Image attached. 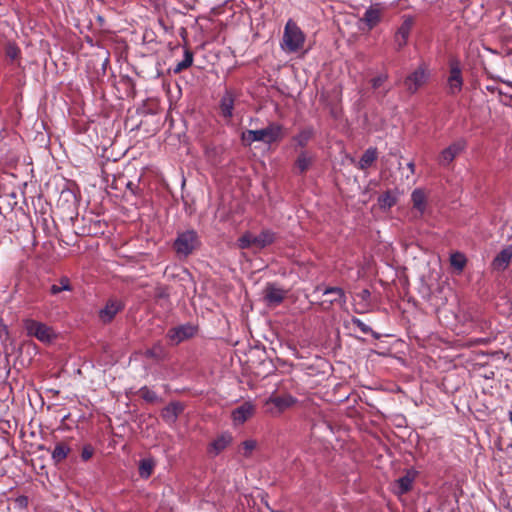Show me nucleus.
Returning a JSON list of instances; mask_svg holds the SVG:
<instances>
[{"label": "nucleus", "instance_id": "24", "mask_svg": "<svg viewBox=\"0 0 512 512\" xmlns=\"http://www.w3.org/2000/svg\"><path fill=\"white\" fill-rule=\"evenodd\" d=\"M396 202H397V196L391 191H387V192L383 193L378 198V204H379L380 208L384 209V210L390 209L392 206H394L396 204Z\"/></svg>", "mask_w": 512, "mask_h": 512}, {"label": "nucleus", "instance_id": "38", "mask_svg": "<svg viewBox=\"0 0 512 512\" xmlns=\"http://www.w3.org/2000/svg\"><path fill=\"white\" fill-rule=\"evenodd\" d=\"M353 324L356 325L364 334L371 332V328L358 318L352 320Z\"/></svg>", "mask_w": 512, "mask_h": 512}, {"label": "nucleus", "instance_id": "15", "mask_svg": "<svg viewBox=\"0 0 512 512\" xmlns=\"http://www.w3.org/2000/svg\"><path fill=\"white\" fill-rule=\"evenodd\" d=\"M382 18V8L379 5L370 6L361 18V22L367 27V30H372L378 25Z\"/></svg>", "mask_w": 512, "mask_h": 512}, {"label": "nucleus", "instance_id": "21", "mask_svg": "<svg viewBox=\"0 0 512 512\" xmlns=\"http://www.w3.org/2000/svg\"><path fill=\"white\" fill-rule=\"evenodd\" d=\"M233 108L234 96L231 92L227 91L220 101V109L222 116L226 119H230L233 116Z\"/></svg>", "mask_w": 512, "mask_h": 512}, {"label": "nucleus", "instance_id": "5", "mask_svg": "<svg viewBox=\"0 0 512 512\" xmlns=\"http://www.w3.org/2000/svg\"><path fill=\"white\" fill-rule=\"evenodd\" d=\"M24 328L28 336H33L43 343H49L56 337L51 327L33 319L24 320Z\"/></svg>", "mask_w": 512, "mask_h": 512}, {"label": "nucleus", "instance_id": "19", "mask_svg": "<svg viewBox=\"0 0 512 512\" xmlns=\"http://www.w3.org/2000/svg\"><path fill=\"white\" fill-rule=\"evenodd\" d=\"M232 442V436L229 433L221 434L209 446V452L218 455Z\"/></svg>", "mask_w": 512, "mask_h": 512}, {"label": "nucleus", "instance_id": "26", "mask_svg": "<svg viewBox=\"0 0 512 512\" xmlns=\"http://www.w3.org/2000/svg\"><path fill=\"white\" fill-rule=\"evenodd\" d=\"M376 158H377L376 149H374V148L367 149L359 161V167L361 169L368 168L376 160Z\"/></svg>", "mask_w": 512, "mask_h": 512}, {"label": "nucleus", "instance_id": "25", "mask_svg": "<svg viewBox=\"0 0 512 512\" xmlns=\"http://www.w3.org/2000/svg\"><path fill=\"white\" fill-rule=\"evenodd\" d=\"M69 452H70V448L68 447L67 444L58 443V444H56V446L52 452V459L56 463H59V462L63 461L68 456Z\"/></svg>", "mask_w": 512, "mask_h": 512}, {"label": "nucleus", "instance_id": "12", "mask_svg": "<svg viewBox=\"0 0 512 512\" xmlns=\"http://www.w3.org/2000/svg\"><path fill=\"white\" fill-rule=\"evenodd\" d=\"M448 92L452 95L459 93L462 89L463 79L458 62L450 64V74L447 80Z\"/></svg>", "mask_w": 512, "mask_h": 512}, {"label": "nucleus", "instance_id": "14", "mask_svg": "<svg viewBox=\"0 0 512 512\" xmlns=\"http://www.w3.org/2000/svg\"><path fill=\"white\" fill-rule=\"evenodd\" d=\"M254 413L255 406L251 402H244L232 411L231 417L235 425H241L251 418Z\"/></svg>", "mask_w": 512, "mask_h": 512}, {"label": "nucleus", "instance_id": "41", "mask_svg": "<svg viewBox=\"0 0 512 512\" xmlns=\"http://www.w3.org/2000/svg\"><path fill=\"white\" fill-rule=\"evenodd\" d=\"M407 167L409 168V170L411 171V173H414L415 172V164L414 162H409L407 164Z\"/></svg>", "mask_w": 512, "mask_h": 512}, {"label": "nucleus", "instance_id": "11", "mask_svg": "<svg viewBox=\"0 0 512 512\" xmlns=\"http://www.w3.org/2000/svg\"><path fill=\"white\" fill-rule=\"evenodd\" d=\"M413 24L414 20L411 16H404L403 22L394 36V41L398 49H402L406 46Z\"/></svg>", "mask_w": 512, "mask_h": 512}, {"label": "nucleus", "instance_id": "35", "mask_svg": "<svg viewBox=\"0 0 512 512\" xmlns=\"http://www.w3.org/2000/svg\"><path fill=\"white\" fill-rule=\"evenodd\" d=\"M146 356L151 358H160L163 355V347L160 343H157L153 348L146 351Z\"/></svg>", "mask_w": 512, "mask_h": 512}, {"label": "nucleus", "instance_id": "17", "mask_svg": "<svg viewBox=\"0 0 512 512\" xmlns=\"http://www.w3.org/2000/svg\"><path fill=\"white\" fill-rule=\"evenodd\" d=\"M315 160V155L309 151L303 150L297 156L294 169L296 173L303 174L312 166Z\"/></svg>", "mask_w": 512, "mask_h": 512}, {"label": "nucleus", "instance_id": "1", "mask_svg": "<svg viewBox=\"0 0 512 512\" xmlns=\"http://www.w3.org/2000/svg\"><path fill=\"white\" fill-rule=\"evenodd\" d=\"M306 36L301 28L292 19H289L284 27L283 37L280 43L285 53H297L304 49Z\"/></svg>", "mask_w": 512, "mask_h": 512}, {"label": "nucleus", "instance_id": "27", "mask_svg": "<svg viewBox=\"0 0 512 512\" xmlns=\"http://www.w3.org/2000/svg\"><path fill=\"white\" fill-rule=\"evenodd\" d=\"M72 286L67 277H62L58 284H53L50 287V293L53 295L59 294L62 291H71Z\"/></svg>", "mask_w": 512, "mask_h": 512}, {"label": "nucleus", "instance_id": "23", "mask_svg": "<svg viewBox=\"0 0 512 512\" xmlns=\"http://www.w3.org/2000/svg\"><path fill=\"white\" fill-rule=\"evenodd\" d=\"M414 477L407 473L403 477L399 478L393 486V490L398 495L407 493L412 488Z\"/></svg>", "mask_w": 512, "mask_h": 512}, {"label": "nucleus", "instance_id": "29", "mask_svg": "<svg viewBox=\"0 0 512 512\" xmlns=\"http://www.w3.org/2000/svg\"><path fill=\"white\" fill-rule=\"evenodd\" d=\"M451 265L459 271H462L466 265V258L462 253H453L450 257Z\"/></svg>", "mask_w": 512, "mask_h": 512}, {"label": "nucleus", "instance_id": "42", "mask_svg": "<svg viewBox=\"0 0 512 512\" xmlns=\"http://www.w3.org/2000/svg\"><path fill=\"white\" fill-rule=\"evenodd\" d=\"M510 447L512 448V444L510 445Z\"/></svg>", "mask_w": 512, "mask_h": 512}, {"label": "nucleus", "instance_id": "37", "mask_svg": "<svg viewBox=\"0 0 512 512\" xmlns=\"http://www.w3.org/2000/svg\"><path fill=\"white\" fill-rule=\"evenodd\" d=\"M387 79V74H380L371 80V85L374 89H378L387 81Z\"/></svg>", "mask_w": 512, "mask_h": 512}, {"label": "nucleus", "instance_id": "16", "mask_svg": "<svg viewBox=\"0 0 512 512\" xmlns=\"http://www.w3.org/2000/svg\"><path fill=\"white\" fill-rule=\"evenodd\" d=\"M123 308V304L120 300L110 299L105 307L100 310L99 318L102 322L108 323L110 322L115 315Z\"/></svg>", "mask_w": 512, "mask_h": 512}, {"label": "nucleus", "instance_id": "13", "mask_svg": "<svg viewBox=\"0 0 512 512\" xmlns=\"http://www.w3.org/2000/svg\"><path fill=\"white\" fill-rule=\"evenodd\" d=\"M286 297V291L275 284L268 283L264 289V300L270 306H277Z\"/></svg>", "mask_w": 512, "mask_h": 512}, {"label": "nucleus", "instance_id": "6", "mask_svg": "<svg viewBox=\"0 0 512 512\" xmlns=\"http://www.w3.org/2000/svg\"><path fill=\"white\" fill-rule=\"evenodd\" d=\"M198 237L195 231L188 230L179 233L175 242L174 248L177 254L181 256H188L198 246Z\"/></svg>", "mask_w": 512, "mask_h": 512}, {"label": "nucleus", "instance_id": "4", "mask_svg": "<svg viewBox=\"0 0 512 512\" xmlns=\"http://www.w3.org/2000/svg\"><path fill=\"white\" fill-rule=\"evenodd\" d=\"M430 76L429 66L422 63L405 78L404 85L409 93L414 94L429 81Z\"/></svg>", "mask_w": 512, "mask_h": 512}, {"label": "nucleus", "instance_id": "10", "mask_svg": "<svg viewBox=\"0 0 512 512\" xmlns=\"http://www.w3.org/2000/svg\"><path fill=\"white\" fill-rule=\"evenodd\" d=\"M196 327L190 324L181 325L170 329L167 337L172 344H179L182 341L193 337L196 334Z\"/></svg>", "mask_w": 512, "mask_h": 512}, {"label": "nucleus", "instance_id": "34", "mask_svg": "<svg viewBox=\"0 0 512 512\" xmlns=\"http://www.w3.org/2000/svg\"><path fill=\"white\" fill-rule=\"evenodd\" d=\"M311 136L312 133L310 131H302L297 136L294 137V141L297 143L299 147H304L307 145Z\"/></svg>", "mask_w": 512, "mask_h": 512}, {"label": "nucleus", "instance_id": "3", "mask_svg": "<svg viewBox=\"0 0 512 512\" xmlns=\"http://www.w3.org/2000/svg\"><path fill=\"white\" fill-rule=\"evenodd\" d=\"M297 399L290 394L277 395L272 394L265 400L264 406L266 413L272 416H278L285 410L295 405Z\"/></svg>", "mask_w": 512, "mask_h": 512}, {"label": "nucleus", "instance_id": "7", "mask_svg": "<svg viewBox=\"0 0 512 512\" xmlns=\"http://www.w3.org/2000/svg\"><path fill=\"white\" fill-rule=\"evenodd\" d=\"M315 293H322V296L326 297L321 301V306L324 309H329L333 304L344 306L347 301L343 289L339 287H317Z\"/></svg>", "mask_w": 512, "mask_h": 512}, {"label": "nucleus", "instance_id": "20", "mask_svg": "<svg viewBox=\"0 0 512 512\" xmlns=\"http://www.w3.org/2000/svg\"><path fill=\"white\" fill-rule=\"evenodd\" d=\"M275 233L270 230H263L259 235H254V248L263 249L275 241Z\"/></svg>", "mask_w": 512, "mask_h": 512}, {"label": "nucleus", "instance_id": "28", "mask_svg": "<svg viewBox=\"0 0 512 512\" xmlns=\"http://www.w3.org/2000/svg\"><path fill=\"white\" fill-rule=\"evenodd\" d=\"M193 63V53L186 49L184 52V59L177 63L176 67L174 68L175 73H180L181 71L189 68Z\"/></svg>", "mask_w": 512, "mask_h": 512}, {"label": "nucleus", "instance_id": "40", "mask_svg": "<svg viewBox=\"0 0 512 512\" xmlns=\"http://www.w3.org/2000/svg\"><path fill=\"white\" fill-rule=\"evenodd\" d=\"M358 296H359L361 299L366 300V299H368V298L370 297V292H369V290L364 289V290H362V291L358 294Z\"/></svg>", "mask_w": 512, "mask_h": 512}, {"label": "nucleus", "instance_id": "22", "mask_svg": "<svg viewBox=\"0 0 512 512\" xmlns=\"http://www.w3.org/2000/svg\"><path fill=\"white\" fill-rule=\"evenodd\" d=\"M183 407L179 403H170L162 410V417L167 423H174Z\"/></svg>", "mask_w": 512, "mask_h": 512}, {"label": "nucleus", "instance_id": "2", "mask_svg": "<svg viewBox=\"0 0 512 512\" xmlns=\"http://www.w3.org/2000/svg\"><path fill=\"white\" fill-rule=\"evenodd\" d=\"M282 137V126L276 123L268 125L266 128L259 130H247L242 133V141L250 145L256 141L264 143H273Z\"/></svg>", "mask_w": 512, "mask_h": 512}, {"label": "nucleus", "instance_id": "39", "mask_svg": "<svg viewBox=\"0 0 512 512\" xmlns=\"http://www.w3.org/2000/svg\"><path fill=\"white\" fill-rule=\"evenodd\" d=\"M94 453V449L91 445H85L81 452V457L84 461L89 460Z\"/></svg>", "mask_w": 512, "mask_h": 512}, {"label": "nucleus", "instance_id": "33", "mask_svg": "<svg viewBox=\"0 0 512 512\" xmlns=\"http://www.w3.org/2000/svg\"><path fill=\"white\" fill-rule=\"evenodd\" d=\"M5 54L10 60H16L20 55V49L15 43H7L5 47Z\"/></svg>", "mask_w": 512, "mask_h": 512}, {"label": "nucleus", "instance_id": "18", "mask_svg": "<svg viewBox=\"0 0 512 512\" xmlns=\"http://www.w3.org/2000/svg\"><path fill=\"white\" fill-rule=\"evenodd\" d=\"M512 259V244L503 248L494 258L492 267L494 270H505Z\"/></svg>", "mask_w": 512, "mask_h": 512}, {"label": "nucleus", "instance_id": "8", "mask_svg": "<svg viewBox=\"0 0 512 512\" xmlns=\"http://www.w3.org/2000/svg\"><path fill=\"white\" fill-rule=\"evenodd\" d=\"M466 148V141L459 139L443 149L438 157V163L442 167H448L454 159L460 155Z\"/></svg>", "mask_w": 512, "mask_h": 512}, {"label": "nucleus", "instance_id": "36", "mask_svg": "<svg viewBox=\"0 0 512 512\" xmlns=\"http://www.w3.org/2000/svg\"><path fill=\"white\" fill-rule=\"evenodd\" d=\"M141 396L148 402H155L158 399L156 393L146 387L141 389Z\"/></svg>", "mask_w": 512, "mask_h": 512}, {"label": "nucleus", "instance_id": "31", "mask_svg": "<svg viewBox=\"0 0 512 512\" xmlns=\"http://www.w3.org/2000/svg\"><path fill=\"white\" fill-rule=\"evenodd\" d=\"M256 445H257V443L255 440H252V439L245 440L244 442H242L239 452L244 457H249L251 455L252 451L255 449Z\"/></svg>", "mask_w": 512, "mask_h": 512}, {"label": "nucleus", "instance_id": "9", "mask_svg": "<svg viewBox=\"0 0 512 512\" xmlns=\"http://www.w3.org/2000/svg\"><path fill=\"white\" fill-rule=\"evenodd\" d=\"M412 208L415 217H422L428 209V193L423 188H416L411 193Z\"/></svg>", "mask_w": 512, "mask_h": 512}, {"label": "nucleus", "instance_id": "30", "mask_svg": "<svg viewBox=\"0 0 512 512\" xmlns=\"http://www.w3.org/2000/svg\"><path fill=\"white\" fill-rule=\"evenodd\" d=\"M153 471V462L149 459H144L140 462L139 474L143 478H148Z\"/></svg>", "mask_w": 512, "mask_h": 512}, {"label": "nucleus", "instance_id": "32", "mask_svg": "<svg viewBox=\"0 0 512 512\" xmlns=\"http://www.w3.org/2000/svg\"><path fill=\"white\" fill-rule=\"evenodd\" d=\"M254 234L245 233L238 239V246L241 249L254 248Z\"/></svg>", "mask_w": 512, "mask_h": 512}]
</instances>
